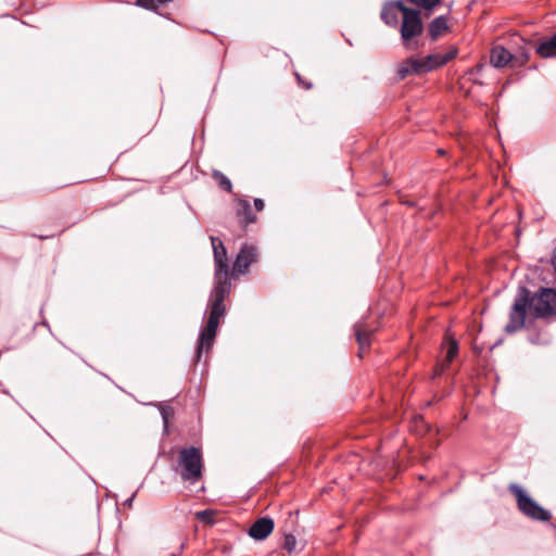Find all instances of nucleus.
<instances>
[{"label":"nucleus","instance_id":"nucleus-8","mask_svg":"<svg viewBox=\"0 0 556 556\" xmlns=\"http://www.w3.org/2000/svg\"><path fill=\"white\" fill-rule=\"evenodd\" d=\"M274 530V520L269 517L257 519L249 529V535L254 540H265Z\"/></svg>","mask_w":556,"mask_h":556},{"label":"nucleus","instance_id":"nucleus-16","mask_svg":"<svg viewBox=\"0 0 556 556\" xmlns=\"http://www.w3.org/2000/svg\"><path fill=\"white\" fill-rule=\"evenodd\" d=\"M237 214H238V216L243 217L242 222L245 225L252 224L256 220V217L252 213L251 205H250L249 201H247V200H240L238 202Z\"/></svg>","mask_w":556,"mask_h":556},{"label":"nucleus","instance_id":"nucleus-10","mask_svg":"<svg viewBox=\"0 0 556 556\" xmlns=\"http://www.w3.org/2000/svg\"><path fill=\"white\" fill-rule=\"evenodd\" d=\"M408 9L402 1L395 3H388L382 8L381 18L389 26H395L399 21V14L404 15V10Z\"/></svg>","mask_w":556,"mask_h":556},{"label":"nucleus","instance_id":"nucleus-5","mask_svg":"<svg viewBox=\"0 0 556 556\" xmlns=\"http://www.w3.org/2000/svg\"><path fill=\"white\" fill-rule=\"evenodd\" d=\"M402 18L401 37L403 43L406 49H416L418 43L414 41V38L421 35L424 30L420 13L415 9L408 8L404 10Z\"/></svg>","mask_w":556,"mask_h":556},{"label":"nucleus","instance_id":"nucleus-17","mask_svg":"<svg viewBox=\"0 0 556 556\" xmlns=\"http://www.w3.org/2000/svg\"><path fill=\"white\" fill-rule=\"evenodd\" d=\"M216 511L213 509H204L195 513V518L203 523L214 525Z\"/></svg>","mask_w":556,"mask_h":556},{"label":"nucleus","instance_id":"nucleus-15","mask_svg":"<svg viewBox=\"0 0 556 556\" xmlns=\"http://www.w3.org/2000/svg\"><path fill=\"white\" fill-rule=\"evenodd\" d=\"M447 29V20L445 16L435 17L429 25V35L435 40L444 30Z\"/></svg>","mask_w":556,"mask_h":556},{"label":"nucleus","instance_id":"nucleus-20","mask_svg":"<svg viewBox=\"0 0 556 556\" xmlns=\"http://www.w3.org/2000/svg\"><path fill=\"white\" fill-rule=\"evenodd\" d=\"M298 541L294 535L287 534L285 535L283 540V548L287 549L289 553H293L296 549Z\"/></svg>","mask_w":556,"mask_h":556},{"label":"nucleus","instance_id":"nucleus-18","mask_svg":"<svg viewBox=\"0 0 556 556\" xmlns=\"http://www.w3.org/2000/svg\"><path fill=\"white\" fill-rule=\"evenodd\" d=\"M213 177L215 178V180L217 181L218 186L223 190L228 191V192L231 191V189H232L231 181L223 173H220L219 170H214L213 172Z\"/></svg>","mask_w":556,"mask_h":556},{"label":"nucleus","instance_id":"nucleus-12","mask_svg":"<svg viewBox=\"0 0 556 556\" xmlns=\"http://www.w3.org/2000/svg\"><path fill=\"white\" fill-rule=\"evenodd\" d=\"M456 55L455 51H450L445 54L432 53L424 58L426 67H429V72L443 66Z\"/></svg>","mask_w":556,"mask_h":556},{"label":"nucleus","instance_id":"nucleus-11","mask_svg":"<svg viewBox=\"0 0 556 556\" xmlns=\"http://www.w3.org/2000/svg\"><path fill=\"white\" fill-rule=\"evenodd\" d=\"M513 60L514 55L504 47L496 46L491 50L490 62L494 67H504Z\"/></svg>","mask_w":556,"mask_h":556},{"label":"nucleus","instance_id":"nucleus-25","mask_svg":"<svg viewBox=\"0 0 556 556\" xmlns=\"http://www.w3.org/2000/svg\"><path fill=\"white\" fill-rule=\"evenodd\" d=\"M527 59H528V55H525L523 60L521 61V64H522L523 62H526V61H527Z\"/></svg>","mask_w":556,"mask_h":556},{"label":"nucleus","instance_id":"nucleus-22","mask_svg":"<svg viewBox=\"0 0 556 556\" xmlns=\"http://www.w3.org/2000/svg\"><path fill=\"white\" fill-rule=\"evenodd\" d=\"M409 1L422 9L431 10L437 4H439L441 0H409Z\"/></svg>","mask_w":556,"mask_h":556},{"label":"nucleus","instance_id":"nucleus-4","mask_svg":"<svg viewBox=\"0 0 556 556\" xmlns=\"http://www.w3.org/2000/svg\"><path fill=\"white\" fill-rule=\"evenodd\" d=\"M530 291L526 287H519L513 307L509 313V321L505 326L507 333H514L525 326L527 307H530Z\"/></svg>","mask_w":556,"mask_h":556},{"label":"nucleus","instance_id":"nucleus-6","mask_svg":"<svg viewBox=\"0 0 556 556\" xmlns=\"http://www.w3.org/2000/svg\"><path fill=\"white\" fill-rule=\"evenodd\" d=\"M530 309L535 317L556 316V290L541 288L535 294L530 293Z\"/></svg>","mask_w":556,"mask_h":556},{"label":"nucleus","instance_id":"nucleus-9","mask_svg":"<svg viewBox=\"0 0 556 556\" xmlns=\"http://www.w3.org/2000/svg\"><path fill=\"white\" fill-rule=\"evenodd\" d=\"M428 72L429 67H426L424 58H409L403 62L397 73L401 78H404L410 74H425Z\"/></svg>","mask_w":556,"mask_h":556},{"label":"nucleus","instance_id":"nucleus-21","mask_svg":"<svg viewBox=\"0 0 556 556\" xmlns=\"http://www.w3.org/2000/svg\"><path fill=\"white\" fill-rule=\"evenodd\" d=\"M458 352L457 342L452 340L448 342L447 351H446V363L450 364Z\"/></svg>","mask_w":556,"mask_h":556},{"label":"nucleus","instance_id":"nucleus-19","mask_svg":"<svg viewBox=\"0 0 556 556\" xmlns=\"http://www.w3.org/2000/svg\"><path fill=\"white\" fill-rule=\"evenodd\" d=\"M160 413L164 422V427L167 428L169 418L174 416V409L168 405H160Z\"/></svg>","mask_w":556,"mask_h":556},{"label":"nucleus","instance_id":"nucleus-27","mask_svg":"<svg viewBox=\"0 0 556 556\" xmlns=\"http://www.w3.org/2000/svg\"><path fill=\"white\" fill-rule=\"evenodd\" d=\"M170 556H177V555L173 554V555H170Z\"/></svg>","mask_w":556,"mask_h":556},{"label":"nucleus","instance_id":"nucleus-3","mask_svg":"<svg viewBox=\"0 0 556 556\" xmlns=\"http://www.w3.org/2000/svg\"><path fill=\"white\" fill-rule=\"evenodd\" d=\"M508 490L515 495L517 507L526 517L536 521L551 520V513L539 505L519 484L510 483Z\"/></svg>","mask_w":556,"mask_h":556},{"label":"nucleus","instance_id":"nucleus-1","mask_svg":"<svg viewBox=\"0 0 556 556\" xmlns=\"http://www.w3.org/2000/svg\"><path fill=\"white\" fill-rule=\"evenodd\" d=\"M210 239L215 264L214 286L207 304V323L201 329L197 343L198 359L201 358L203 352L207 353L215 342L219 320L226 313L224 301L231 290L227 250L219 238L211 236Z\"/></svg>","mask_w":556,"mask_h":556},{"label":"nucleus","instance_id":"nucleus-24","mask_svg":"<svg viewBox=\"0 0 556 556\" xmlns=\"http://www.w3.org/2000/svg\"><path fill=\"white\" fill-rule=\"evenodd\" d=\"M135 496H136V493H134L129 498H127V500L124 502V506H126V507H131Z\"/></svg>","mask_w":556,"mask_h":556},{"label":"nucleus","instance_id":"nucleus-26","mask_svg":"<svg viewBox=\"0 0 556 556\" xmlns=\"http://www.w3.org/2000/svg\"><path fill=\"white\" fill-rule=\"evenodd\" d=\"M311 87H312V85H311V84H307V85L305 86V88H306V89H309Z\"/></svg>","mask_w":556,"mask_h":556},{"label":"nucleus","instance_id":"nucleus-13","mask_svg":"<svg viewBox=\"0 0 556 556\" xmlns=\"http://www.w3.org/2000/svg\"><path fill=\"white\" fill-rule=\"evenodd\" d=\"M355 337L357 340V343L359 345V350L363 351L364 349L368 348L370 345V336L371 331L365 328L364 323H357L354 326Z\"/></svg>","mask_w":556,"mask_h":556},{"label":"nucleus","instance_id":"nucleus-14","mask_svg":"<svg viewBox=\"0 0 556 556\" xmlns=\"http://www.w3.org/2000/svg\"><path fill=\"white\" fill-rule=\"evenodd\" d=\"M536 52L543 58L556 56V33L547 40L541 42Z\"/></svg>","mask_w":556,"mask_h":556},{"label":"nucleus","instance_id":"nucleus-23","mask_svg":"<svg viewBox=\"0 0 556 556\" xmlns=\"http://www.w3.org/2000/svg\"><path fill=\"white\" fill-rule=\"evenodd\" d=\"M254 206L257 211H263V208L265 206L264 201L262 199H255Z\"/></svg>","mask_w":556,"mask_h":556},{"label":"nucleus","instance_id":"nucleus-7","mask_svg":"<svg viewBox=\"0 0 556 556\" xmlns=\"http://www.w3.org/2000/svg\"><path fill=\"white\" fill-rule=\"evenodd\" d=\"M257 260V250L253 245L243 244L238 252L235 263L233 271L237 274L247 273L252 263Z\"/></svg>","mask_w":556,"mask_h":556},{"label":"nucleus","instance_id":"nucleus-2","mask_svg":"<svg viewBox=\"0 0 556 556\" xmlns=\"http://www.w3.org/2000/svg\"><path fill=\"white\" fill-rule=\"evenodd\" d=\"M202 452L195 446L184 447L178 454L176 471L184 481L198 482L202 477Z\"/></svg>","mask_w":556,"mask_h":556}]
</instances>
